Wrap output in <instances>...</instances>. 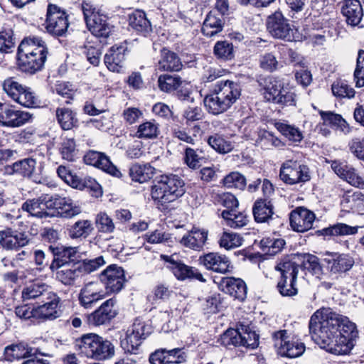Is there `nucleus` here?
<instances>
[{
  "mask_svg": "<svg viewBox=\"0 0 364 364\" xmlns=\"http://www.w3.org/2000/svg\"><path fill=\"white\" fill-rule=\"evenodd\" d=\"M241 88L238 83L231 80L218 81L203 100L207 111L218 115L229 109L240 98Z\"/></svg>",
  "mask_w": 364,
  "mask_h": 364,
  "instance_id": "f257e3e1",
  "label": "nucleus"
},
{
  "mask_svg": "<svg viewBox=\"0 0 364 364\" xmlns=\"http://www.w3.org/2000/svg\"><path fill=\"white\" fill-rule=\"evenodd\" d=\"M48 53L46 45L41 38H25L18 46L17 51L20 69L31 74L41 70L47 59Z\"/></svg>",
  "mask_w": 364,
  "mask_h": 364,
  "instance_id": "f03ea898",
  "label": "nucleus"
},
{
  "mask_svg": "<svg viewBox=\"0 0 364 364\" xmlns=\"http://www.w3.org/2000/svg\"><path fill=\"white\" fill-rule=\"evenodd\" d=\"M320 313H314L309 321V328L312 340L321 348L335 355H346L350 352L354 343L348 337L341 336L337 333H331L322 329L316 320Z\"/></svg>",
  "mask_w": 364,
  "mask_h": 364,
  "instance_id": "7ed1b4c3",
  "label": "nucleus"
},
{
  "mask_svg": "<svg viewBox=\"0 0 364 364\" xmlns=\"http://www.w3.org/2000/svg\"><path fill=\"white\" fill-rule=\"evenodd\" d=\"M186 192L183 179L175 174L157 176L151 188V198L157 203L166 205L176 200Z\"/></svg>",
  "mask_w": 364,
  "mask_h": 364,
  "instance_id": "20e7f679",
  "label": "nucleus"
},
{
  "mask_svg": "<svg viewBox=\"0 0 364 364\" xmlns=\"http://www.w3.org/2000/svg\"><path fill=\"white\" fill-rule=\"evenodd\" d=\"M75 348L87 358L105 360L114 355V346L111 341L96 333H87L76 339Z\"/></svg>",
  "mask_w": 364,
  "mask_h": 364,
  "instance_id": "39448f33",
  "label": "nucleus"
},
{
  "mask_svg": "<svg viewBox=\"0 0 364 364\" xmlns=\"http://www.w3.org/2000/svg\"><path fill=\"white\" fill-rule=\"evenodd\" d=\"M315 313H320L316 323L321 326L322 329H327L331 331V333H337L341 336L348 337L352 341L358 337L356 326L348 317L327 309L318 310Z\"/></svg>",
  "mask_w": 364,
  "mask_h": 364,
  "instance_id": "423d86ee",
  "label": "nucleus"
},
{
  "mask_svg": "<svg viewBox=\"0 0 364 364\" xmlns=\"http://www.w3.org/2000/svg\"><path fill=\"white\" fill-rule=\"evenodd\" d=\"M300 266L291 256L281 259L274 269L280 273L277 289L282 296H293L297 294L296 279Z\"/></svg>",
  "mask_w": 364,
  "mask_h": 364,
  "instance_id": "0eeeda50",
  "label": "nucleus"
},
{
  "mask_svg": "<svg viewBox=\"0 0 364 364\" xmlns=\"http://www.w3.org/2000/svg\"><path fill=\"white\" fill-rule=\"evenodd\" d=\"M82 10L88 30L96 37L107 38L114 31V26L108 22V18L99 9L88 2L82 4Z\"/></svg>",
  "mask_w": 364,
  "mask_h": 364,
  "instance_id": "6e6552de",
  "label": "nucleus"
},
{
  "mask_svg": "<svg viewBox=\"0 0 364 364\" xmlns=\"http://www.w3.org/2000/svg\"><path fill=\"white\" fill-rule=\"evenodd\" d=\"M2 88L7 97L14 102L25 107L33 108L38 107V100L32 90L21 84L15 77L5 79Z\"/></svg>",
  "mask_w": 364,
  "mask_h": 364,
  "instance_id": "1a4fd4ad",
  "label": "nucleus"
},
{
  "mask_svg": "<svg viewBox=\"0 0 364 364\" xmlns=\"http://www.w3.org/2000/svg\"><path fill=\"white\" fill-rule=\"evenodd\" d=\"M266 26L267 31L275 38L289 42L299 41L298 30L279 11L267 17Z\"/></svg>",
  "mask_w": 364,
  "mask_h": 364,
  "instance_id": "9d476101",
  "label": "nucleus"
},
{
  "mask_svg": "<svg viewBox=\"0 0 364 364\" xmlns=\"http://www.w3.org/2000/svg\"><path fill=\"white\" fill-rule=\"evenodd\" d=\"M279 177L288 185L304 183L311 178L309 166L301 161L294 159L287 160L282 164Z\"/></svg>",
  "mask_w": 364,
  "mask_h": 364,
  "instance_id": "9b49d317",
  "label": "nucleus"
},
{
  "mask_svg": "<svg viewBox=\"0 0 364 364\" xmlns=\"http://www.w3.org/2000/svg\"><path fill=\"white\" fill-rule=\"evenodd\" d=\"M274 346L279 354L290 358H297L305 351L304 343L291 336L287 330H279L272 333Z\"/></svg>",
  "mask_w": 364,
  "mask_h": 364,
  "instance_id": "f8f14e48",
  "label": "nucleus"
},
{
  "mask_svg": "<svg viewBox=\"0 0 364 364\" xmlns=\"http://www.w3.org/2000/svg\"><path fill=\"white\" fill-rule=\"evenodd\" d=\"M258 336L252 331L241 333L237 329H228L221 336L219 342L228 348L245 347L254 349L258 346Z\"/></svg>",
  "mask_w": 364,
  "mask_h": 364,
  "instance_id": "ddd939ff",
  "label": "nucleus"
},
{
  "mask_svg": "<svg viewBox=\"0 0 364 364\" xmlns=\"http://www.w3.org/2000/svg\"><path fill=\"white\" fill-rule=\"evenodd\" d=\"M145 323L135 320L132 327L127 330L126 337L121 341V346L125 352L136 354L141 341L150 333Z\"/></svg>",
  "mask_w": 364,
  "mask_h": 364,
  "instance_id": "4468645a",
  "label": "nucleus"
},
{
  "mask_svg": "<svg viewBox=\"0 0 364 364\" xmlns=\"http://www.w3.org/2000/svg\"><path fill=\"white\" fill-rule=\"evenodd\" d=\"M46 28L48 33L61 36L68 29V20L65 12L55 4H48Z\"/></svg>",
  "mask_w": 364,
  "mask_h": 364,
  "instance_id": "2eb2a0df",
  "label": "nucleus"
},
{
  "mask_svg": "<svg viewBox=\"0 0 364 364\" xmlns=\"http://www.w3.org/2000/svg\"><path fill=\"white\" fill-rule=\"evenodd\" d=\"M116 301L115 298H111L103 302L97 309L87 316L88 324L99 326L109 323L117 314Z\"/></svg>",
  "mask_w": 364,
  "mask_h": 364,
  "instance_id": "dca6fc26",
  "label": "nucleus"
},
{
  "mask_svg": "<svg viewBox=\"0 0 364 364\" xmlns=\"http://www.w3.org/2000/svg\"><path fill=\"white\" fill-rule=\"evenodd\" d=\"M100 280L107 291L117 293L122 290L125 282L124 269L117 265H110L102 272Z\"/></svg>",
  "mask_w": 364,
  "mask_h": 364,
  "instance_id": "f3484780",
  "label": "nucleus"
},
{
  "mask_svg": "<svg viewBox=\"0 0 364 364\" xmlns=\"http://www.w3.org/2000/svg\"><path fill=\"white\" fill-rule=\"evenodd\" d=\"M83 159L86 164L95 166L112 176L120 177L122 175L109 158L102 152L90 150L85 154Z\"/></svg>",
  "mask_w": 364,
  "mask_h": 364,
  "instance_id": "a211bd4d",
  "label": "nucleus"
},
{
  "mask_svg": "<svg viewBox=\"0 0 364 364\" xmlns=\"http://www.w3.org/2000/svg\"><path fill=\"white\" fill-rule=\"evenodd\" d=\"M48 250L53 255V259L49 266L52 272L70 262H76L74 259L77 253L75 247L51 245Z\"/></svg>",
  "mask_w": 364,
  "mask_h": 364,
  "instance_id": "6ab92c4d",
  "label": "nucleus"
},
{
  "mask_svg": "<svg viewBox=\"0 0 364 364\" xmlns=\"http://www.w3.org/2000/svg\"><path fill=\"white\" fill-rule=\"evenodd\" d=\"M198 263L208 270L220 274L229 272L231 264L228 257L217 252H209L200 256Z\"/></svg>",
  "mask_w": 364,
  "mask_h": 364,
  "instance_id": "aec40b11",
  "label": "nucleus"
},
{
  "mask_svg": "<svg viewBox=\"0 0 364 364\" xmlns=\"http://www.w3.org/2000/svg\"><path fill=\"white\" fill-rule=\"evenodd\" d=\"M106 294L101 282H89L80 290L79 301L83 307L88 309L98 301L104 299Z\"/></svg>",
  "mask_w": 364,
  "mask_h": 364,
  "instance_id": "412c9836",
  "label": "nucleus"
},
{
  "mask_svg": "<svg viewBox=\"0 0 364 364\" xmlns=\"http://www.w3.org/2000/svg\"><path fill=\"white\" fill-rule=\"evenodd\" d=\"M290 225L296 232H304L312 228L315 214L304 207H299L290 213Z\"/></svg>",
  "mask_w": 364,
  "mask_h": 364,
  "instance_id": "4be33fe9",
  "label": "nucleus"
},
{
  "mask_svg": "<svg viewBox=\"0 0 364 364\" xmlns=\"http://www.w3.org/2000/svg\"><path fill=\"white\" fill-rule=\"evenodd\" d=\"M50 198L42 196L36 198L28 199L21 205L22 210L30 215L38 218H46L53 215L49 210L51 209Z\"/></svg>",
  "mask_w": 364,
  "mask_h": 364,
  "instance_id": "5701e85b",
  "label": "nucleus"
},
{
  "mask_svg": "<svg viewBox=\"0 0 364 364\" xmlns=\"http://www.w3.org/2000/svg\"><path fill=\"white\" fill-rule=\"evenodd\" d=\"M48 299H43L34 306V316L44 319H55L59 317L58 308L60 302L59 296L52 293L48 296Z\"/></svg>",
  "mask_w": 364,
  "mask_h": 364,
  "instance_id": "b1692460",
  "label": "nucleus"
},
{
  "mask_svg": "<svg viewBox=\"0 0 364 364\" xmlns=\"http://www.w3.org/2000/svg\"><path fill=\"white\" fill-rule=\"evenodd\" d=\"M220 288L223 292L239 301H244L247 296V285L240 278L223 277L220 282Z\"/></svg>",
  "mask_w": 364,
  "mask_h": 364,
  "instance_id": "393cba45",
  "label": "nucleus"
},
{
  "mask_svg": "<svg viewBox=\"0 0 364 364\" xmlns=\"http://www.w3.org/2000/svg\"><path fill=\"white\" fill-rule=\"evenodd\" d=\"M127 47L123 44L112 46L105 55V63L112 72L120 73L124 68Z\"/></svg>",
  "mask_w": 364,
  "mask_h": 364,
  "instance_id": "a878e982",
  "label": "nucleus"
},
{
  "mask_svg": "<svg viewBox=\"0 0 364 364\" xmlns=\"http://www.w3.org/2000/svg\"><path fill=\"white\" fill-rule=\"evenodd\" d=\"M51 208H55L58 214L65 218H72L82 212L81 207L69 197H60L50 198Z\"/></svg>",
  "mask_w": 364,
  "mask_h": 364,
  "instance_id": "bb28decb",
  "label": "nucleus"
},
{
  "mask_svg": "<svg viewBox=\"0 0 364 364\" xmlns=\"http://www.w3.org/2000/svg\"><path fill=\"white\" fill-rule=\"evenodd\" d=\"M56 279L65 286H74L82 277L77 262H70L55 269Z\"/></svg>",
  "mask_w": 364,
  "mask_h": 364,
  "instance_id": "cd10ccee",
  "label": "nucleus"
},
{
  "mask_svg": "<svg viewBox=\"0 0 364 364\" xmlns=\"http://www.w3.org/2000/svg\"><path fill=\"white\" fill-rule=\"evenodd\" d=\"M341 14L346 22L351 26H359L363 16V9L359 0H343Z\"/></svg>",
  "mask_w": 364,
  "mask_h": 364,
  "instance_id": "c85d7f7f",
  "label": "nucleus"
},
{
  "mask_svg": "<svg viewBox=\"0 0 364 364\" xmlns=\"http://www.w3.org/2000/svg\"><path fill=\"white\" fill-rule=\"evenodd\" d=\"M28 243V240L23 233L11 228L0 231V245L6 250H16Z\"/></svg>",
  "mask_w": 364,
  "mask_h": 364,
  "instance_id": "c756f323",
  "label": "nucleus"
},
{
  "mask_svg": "<svg viewBox=\"0 0 364 364\" xmlns=\"http://www.w3.org/2000/svg\"><path fill=\"white\" fill-rule=\"evenodd\" d=\"M331 168L341 178L346 181L350 185L364 188V179L360 176L354 168L344 163L333 161L331 164Z\"/></svg>",
  "mask_w": 364,
  "mask_h": 364,
  "instance_id": "7c9ffc66",
  "label": "nucleus"
},
{
  "mask_svg": "<svg viewBox=\"0 0 364 364\" xmlns=\"http://www.w3.org/2000/svg\"><path fill=\"white\" fill-rule=\"evenodd\" d=\"M4 121L2 125L8 127H19L29 122L32 114L28 112L18 110L13 107L6 105Z\"/></svg>",
  "mask_w": 364,
  "mask_h": 364,
  "instance_id": "2f4dec72",
  "label": "nucleus"
},
{
  "mask_svg": "<svg viewBox=\"0 0 364 364\" xmlns=\"http://www.w3.org/2000/svg\"><path fill=\"white\" fill-rule=\"evenodd\" d=\"M53 293L49 289V287L44 283H34L31 284L24 287L21 292V296L23 301H29L34 300L35 306L43 299H48V296Z\"/></svg>",
  "mask_w": 364,
  "mask_h": 364,
  "instance_id": "473e14b6",
  "label": "nucleus"
},
{
  "mask_svg": "<svg viewBox=\"0 0 364 364\" xmlns=\"http://www.w3.org/2000/svg\"><path fill=\"white\" fill-rule=\"evenodd\" d=\"M208 239V231L193 228L180 240L181 245L196 251L203 249Z\"/></svg>",
  "mask_w": 364,
  "mask_h": 364,
  "instance_id": "72a5a7b5",
  "label": "nucleus"
},
{
  "mask_svg": "<svg viewBox=\"0 0 364 364\" xmlns=\"http://www.w3.org/2000/svg\"><path fill=\"white\" fill-rule=\"evenodd\" d=\"M171 266L169 267L175 277L180 280L186 279H195L201 282H205L206 279L200 272L192 267H189L181 262L169 260Z\"/></svg>",
  "mask_w": 364,
  "mask_h": 364,
  "instance_id": "f704fd0d",
  "label": "nucleus"
},
{
  "mask_svg": "<svg viewBox=\"0 0 364 364\" xmlns=\"http://www.w3.org/2000/svg\"><path fill=\"white\" fill-rule=\"evenodd\" d=\"M37 353V348H32L23 342L8 346L4 349L5 357L9 361L26 358L36 355Z\"/></svg>",
  "mask_w": 364,
  "mask_h": 364,
  "instance_id": "c9c22d12",
  "label": "nucleus"
},
{
  "mask_svg": "<svg viewBox=\"0 0 364 364\" xmlns=\"http://www.w3.org/2000/svg\"><path fill=\"white\" fill-rule=\"evenodd\" d=\"M157 66L160 71L177 72L181 70L183 64L176 53L164 48L161 50Z\"/></svg>",
  "mask_w": 364,
  "mask_h": 364,
  "instance_id": "e433bc0d",
  "label": "nucleus"
},
{
  "mask_svg": "<svg viewBox=\"0 0 364 364\" xmlns=\"http://www.w3.org/2000/svg\"><path fill=\"white\" fill-rule=\"evenodd\" d=\"M328 269L333 274L346 272L354 264L353 258L347 254H334L330 259H325Z\"/></svg>",
  "mask_w": 364,
  "mask_h": 364,
  "instance_id": "4c0bfd02",
  "label": "nucleus"
},
{
  "mask_svg": "<svg viewBox=\"0 0 364 364\" xmlns=\"http://www.w3.org/2000/svg\"><path fill=\"white\" fill-rule=\"evenodd\" d=\"M224 27V19L215 11H210L203 23L202 33L207 37H213L220 33Z\"/></svg>",
  "mask_w": 364,
  "mask_h": 364,
  "instance_id": "58836bf2",
  "label": "nucleus"
},
{
  "mask_svg": "<svg viewBox=\"0 0 364 364\" xmlns=\"http://www.w3.org/2000/svg\"><path fill=\"white\" fill-rule=\"evenodd\" d=\"M259 84L262 87L264 97L267 101L272 103L277 100L284 87L281 81L272 76L264 77Z\"/></svg>",
  "mask_w": 364,
  "mask_h": 364,
  "instance_id": "ea45409f",
  "label": "nucleus"
},
{
  "mask_svg": "<svg viewBox=\"0 0 364 364\" xmlns=\"http://www.w3.org/2000/svg\"><path fill=\"white\" fill-rule=\"evenodd\" d=\"M36 161L32 158H26L7 166L5 171L8 174H16L22 177L31 178L33 173Z\"/></svg>",
  "mask_w": 364,
  "mask_h": 364,
  "instance_id": "a19ab883",
  "label": "nucleus"
},
{
  "mask_svg": "<svg viewBox=\"0 0 364 364\" xmlns=\"http://www.w3.org/2000/svg\"><path fill=\"white\" fill-rule=\"evenodd\" d=\"M252 213L257 223H269L274 215L273 205L267 198L258 199L254 203Z\"/></svg>",
  "mask_w": 364,
  "mask_h": 364,
  "instance_id": "79ce46f5",
  "label": "nucleus"
},
{
  "mask_svg": "<svg viewBox=\"0 0 364 364\" xmlns=\"http://www.w3.org/2000/svg\"><path fill=\"white\" fill-rule=\"evenodd\" d=\"M129 26L143 36H146L152 31L151 24L143 11H134L129 16Z\"/></svg>",
  "mask_w": 364,
  "mask_h": 364,
  "instance_id": "37998d69",
  "label": "nucleus"
},
{
  "mask_svg": "<svg viewBox=\"0 0 364 364\" xmlns=\"http://www.w3.org/2000/svg\"><path fill=\"white\" fill-rule=\"evenodd\" d=\"M156 168L149 164H134L129 169V176L132 180L140 183L150 180L155 174Z\"/></svg>",
  "mask_w": 364,
  "mask_h": 364,
  "instance_id": "c03bdc74",
  "label": "nucleus"
},
{
  "mask_svg": "<svg viewBox=\"0 0 364 364\" xmlns=\"http://www.w3.org/2000/svg\"><path fill=\"white\" fill-rule=\"evenodd\" d=\"M57 173L66 183L75 188L82 190L87 186L85 179L73 174L70 170L65 166H59L57 168Z\"/></svg>",
  "mask_w": 364,
  "mask_h": 364,
  "instance_id": "a18cd8bd",
  "label": "nucleus"
},
{
  "mask_svg": "<svg viewBox=\"0 0 364 364\" xmlns=\"http://www.w3.org/2000/svg\"><path fill=\"white\" fill-rule=\"evenodd\" d=\"M160 133L159 124L156 120L146 121L138 126L134 136L139 139H156Z\"/></svg>",
  "mask_w": 364,
  "mask_h": 364,
  "instance_id": "49530a36",
  "label": "nucleus"
},
{
  "mask_svg": "<svg viewBox=\"0 0 364 364\" xmlns=\"http://www.w3.org/2000/svg\"><path fill=\"white\" fill-rule=\"evenodd\" d=\"M185 82L178 75L164 74L159 77L157 83L161 91L168 93L176 90Z\"/></svg>",
  "mask_w": 364,
  "mask_h": 364,
  "instance_id": "de8ad7c7",
  "label": "nucleus"
},
{
  "mask_svg": "<svg viewBox=\"0 0 364 364\" xmlns=\"http://www.w3.org/2000/svg\"><path fill=\"white\" fill-rule=\"evenodd\" d=\"M320 114L324 124L339 129L345 134L350 132L349 125L341 115L331 112H321Z\"/></svg>",
  "mask_w": 364,
  "mask_h": 364,
  "instance_id": "09e8293b",
  "label": "nucleus"
},
{
  "mask_svg": "<svg viewBox=\"0 0 364 364\" xmlns=\"http://www.w3.org/2000/svg\"><path fill=\"white\" fill-rule=\"evenodd\" d=\"M92 222L89 220H80L69 229L68 235L72 239L86 238L93 230Z\"/></svg>",
  "mask_w": 364,
  "mask_h": 364,
  "instance_id": "8fccbe9b",
  "label": "nucleus"
},
{
  "mask_svg": "<svg viewBox=\"0 0 364 364\" xmlns=\"http://www.w3.org/2000/svg\"><path fill=\"white\" fill-rule=\"evenodd\" d=\"M358 226H350L345 223H337L321 230L325 236H346L352 235L358 232Z\"/></svg>",
  "mask_w": 364,
  "mask_h": 364,
  "instance_id": "3c124183",
  "label": "nucleus"
},
{
  "mask_svg": "<svg viewBox=\"0 0 364 364\" xmlns=\"http://www.w3.org/2000/svg\"><path fill=\"white\" fill-rule=\"evenodd\" d=\"M58 122L64 130H70L77 125V119L75 113L68 108H58L56 109Z\"/></svg>",
  "mask_w": 364,
  "mask_h": 364,
  "instance_id": "603ef678",
  "label": "nucleus"
},
{
  "mask_svg": "<svg viewBox=\"0 0 364 364\" xmlns=\"http://www.w3.org/2000/svg\"><path fill=\"white\" fill-rule=\"evenodd\" d=\"M222 217L225 220L227 225L232 228H242L247 223L246 215L237 210H223Z\"/></svg>",
  "mask_w": 364,
  "mask_h": 364,
  "instance_id": "864d4df0",
  "label": "nucleus"
},
{
  "mask_svg": "<svg viewBox=\"0 0 364 364\" xmlns=\"http://www.w3.org/2000/svg\"><path fill=\"white\" fill-rule=\"evenodd\" d=\"M207 142L214 150L220 154H227L233 149L232 143L218 134H214L208 136Z\"/></svg>",
  "mask_w": 364,
  "mask_h": 364,
  "instance_id": "5fc2aeb1",
  "label": "nucleus"
},
{
  "mask_svg": "<svg viewBox=\"0 0 364 364\" xmlns=\"http://www.w3.org/2000/svg\"><path fill=\"white\" fill-rule=\"evenodd\" d=\"M60 153L64 160L75 161L78 158L75 140L72 138L64 139L60 144Z\"/></svg>",
  "mask_w": 364,
  "mask_h": 364,
  "instance_id": "6e6d98bb",
  "label": "nucleus"
},
{
  "mask_svg": "<svg viewBox=\"0 0 364 364\" xmlns=\"http://www.w3.org/2000/svg\"><path fill=\"white\" fill-rule=\"evenodd\" d=\"M331 90L333 95L339 99L353 98L355 93L353 87L341 80H337L332 84Z\"/></svg>",
  "mask_w": 364,
  "mask_h": 364,
  "instance_id": "4d7b16f0",
  "label": "nucleus"
},
{
  "mask_svg": "<svg viewBox=\"0 0 364 364\" xmlns=\"http://www.w3.org/2000/svg\"><path fill=\"white\" fill-rule=\"evenodd\" d=\"M285 245V241L283 239L264 237L260 241V247L262 250L267 255H274L282 250Z\"/></svg>",
  "mask_w": 364,
  "mask_h": 364,
  "instance_id": "13d9d810",
  "label": "nucleus"
},
{
  "mask_svg": "<svg viewBox=\"0 0 364 364\" xmlns=\"http://www.w3.org/2000/svg\"><path fill=\"white\" fill-rule=\"evenodd\" d=\"M95 225L99 232L112 233L115 230L114 223L105 212H100L95 217Z\"/></svg>",
  "mask_w": 364,
  "mask_h": 364,
  "instance_id": "bf43d9fd",
  "label": "nucleus"
},
{
  "mask_svg": "<svg viewBox=\"0 0 364 364\" xmlns=\"http://www.w3.org/2000/svg\"><path fill=\"white\" fill-rule=\"evenodd\" d=\"M278 131L293 142H300L303 139L301 132L296 127L287 124L279 122L276 124Z\"/></svg>",
  "mask_w": 364,
  "mask_h": 364,
  "instance_id": "052dcab7",
  "label": "nucleus"
},
{
  "mask_svg": "<svg viewBox=\"0 0 364 364\" xmlns=\"http://www.w3.org/2000/svg\"><path fill=\"white\" fill-rule=\"evenodd\" d=\"M213 52L218 58L225 60L234 58V48L231 43L227 41H218L214 46Z\"/></svg>",
  "mask_w": 364,
  "mask_h": 364,
  "instance_id": "680f3d73",
  "label": "nucleus"
},
{
  "mask_svg": "<svg viewBox=\"0 0 364 364\" xmlns=\"http://www.w3.org/2000/svg\"><path fill=\"white\" fill-rule=\"evenodd\" d=\"M242 237L235 232L223 233L219 240V245L221 247L226 250H230L240 247L242 244Z\"/></svg>",
  "mask_w": 364,
  "mask_h": 364,
  "instance_id": "e2e57ef3",
  "label": "nucleus"
},
{
  "mask_svg": "<svg viewBox=\"0 0 364 364\" xmlns=\"http://www.w3.org/2000/svg\"><path fill=\"white\" fill-rule=\"evenodd\" d=\"M77 262L79 264L82 277L97 270L105 263L102 256L92 259L78 260Z\"/></svg>",
  "mask_w": 364,
  "mask_h": 364,
  "instance_id": "0e129e2a",
  "label": "nucleus"
},
{
  "mask_svg": "<svg viewBox=\"0 0 364 364\" xmlns=\"http://www.w3.org/2000/svg\"><path fill=\"white\" fill-rule=\"evenodd\" d=\"M302 267L316 277L322 274V267L319 262V259L313 255H306L304 257Z\"/></svg>",
  "mask_w": 364,
  "mask_h": 364,
  "instance_id": "69168bd1",
  "label": "nucleus"
},
{
  "mask_svg": "<svg viewBox=\"0 0 364 364\" xmlns=\"http://www.w3.org/2000/svg\"><path fill=\"white\" fill-rule=\"evenodd\" d=\"M223 184L225 187L243 190L246 186V179L239 172H232L223 178Z\"/></svg>",
  "mask_w": 364,
  "mask_h": 364,
  "instance_id": "338daca9",
  "label": "nucleus"
},
{
  "mask_svg": "<svg viewBox=\"0 0 364 364\" xmlns=\"http://www.w3.org/2000/svg\"><path fill=\"white\" fill-rule=\"evenodd\" d=\"M15 47V40L11 30L0 31V52L10 53Z\"/></svg>",
  "mask_w": 364,
  "mask_h": 364,
  "instance_id": "774afa93",
  "label": "nucleus"
}]
</instances>
